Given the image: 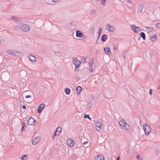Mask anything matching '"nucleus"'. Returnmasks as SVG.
<instances>
[{
    "label": "nucleus",
    "mask_w": 160,
    "mask_h": 160,
    "mask_svg": "<svg viewBox=\"0 0 160 160\" xmlns=\"http://www.w3.org/2000/svg\"><path fill=\"white\" fill-rule=\"evenodd\" d=\"M9 78L8 73L6 72H2L1 75V78L2 80L5 82L8 81Z\"/></svg>",
    "instance_id": "nucleus-1"
},
{
    "label": "nucleus",
    "mask_w": 160,
    "mask_h": 160,
    "mask_svg": "<svg viewBox=\"0 0 160 160\" xmlns=\"http://www.w3.org/2000/svg\"><path fill=\"white\" fill-rule=\"evenodd\" d=\"M143 129L145 132L146 135H148L151 131V129L149 126L146 124H143Z\"/></svg>",
    "instance_id": "nucleus-2"
},
{
    "label": "nucleus",
    "mask_w": 160,
    "mask_h": 160,
    "mask_svg": "<svg viewBox=\"0 0 160 160\" xmlns=\"http://www.w3.org/2000/svg\"><path fill=\"white\" fill-rule=\"evenodd\" d=\"M119 125L121 127H123L124 130H128L129 128V125L127 123L124 122L122 121H120L119 122Z\"/></svg>",
    "instance_id": "nucleus-3"
},
{
    "label": "nucleus",
    "mask_w": 160,
    "mask_h": 160,
    "mask_svg": "<svg viewBox=\"0 0 160 160\" xmlns=\"http://www.w3.org/2000/svg\"><path fill=\"white\" fill-rule=\"evenodd\" d=\"M11 18L13 22H16L18 24H23L22 21L18 17L12 16Z\"/></svg>",
    "instance_id": "nucleus-4"
},
{
    "label": "nucleus",
    "mask_w": 160,
    "mask_h": 160,
    "mask_svg": "<svg viewBox=\"0 0 160 160\" xmlns=\"http://www.w3.org/2000/svg\"><path fill=\"white\" fill-rule=\"evenodd\" d=\"M131 28L133 31L137 33H139V32L142 31L139 27L136 26L135 25H132Z\"/></svg>",
    "instance_id": "nucleus-5"
},
{
    "label": "nucleus",
    "mask_w": 160,
    "mask_h": 160,
    "mask_svg": "<svg viewBox=\"0 0 160 160\" xmlns=\"http://www.w3.org/2000/svg\"><path fill=\"white\" fill-rule=\"evenodd\" d=\"M73 59L74 60V61L73 62V63L75 65V69H77V68L79 67V66L81 62L78 61V60L77 58H73Z\"/></svg>",
    "instance_id": "nucleus-6"
},
{
    "label": "nucleus",
    "mask_w": 160,
    "mask_h": 160,
    "mask_svg": "<svg viewBox=\"0 0 160 160\" xmlns=\"http://www.w3.org/2000/svg\"><path fill=\"white\" fill-rule=\"evenodd\" d=\"M30 29V27L28 24L23 25L22 24V30L24 32L28 31Z\"/></svg>",
    "instance_id": "nucleus-7"
},
{
    "label": "nucleus",
    "mask_w": 160,
    "mask_h": 160,
    "mask_svg": "<svg viewBox=\"0 0 160 160\" xmlns=\"http://www.w3.org/2000/svg\"><path fill=\"white\" fill-rule=\"evenodd\" d=\"M35 121L36 120L34 119V118L31 117L28 120V123L30 125H32Z\"/></svg>",
    "instance_id": "nucleus-8"
},
{
    "label": "nucleus",
    "mask_w": 160,
    "mask_h": 160,
    "mask_svg": "<svg viewBox=\"0 0 160 160\" xmlns=\"http://www.w3.org/2000/svg\"><path fill=\"white\" fill-rule=\"evenodd\" d=\"M44 104L43 103L41 104L38 108V113H41L43 110V109L44 107Z\"/></svg>",
    "instance_id": "nucleus-9"
},
{
    "label": "nucleus",
    "mask_w": 160,
    "mask_h": 160,
    "mask_svg": "<svg viewBox=\"0 0 160 160\" xmlns=\"http://www.w3.org/2000/svg\"><path fill=\"white\" fill-rule=\"evenodd\" d=\"M83 36L82 32L79 30L76 31V36L78 38H82Z\"/></svg>",
    "instance_id": "nucleus-10"
},
{
    "label": "nucleus",
    "mask_w": 160,
    "mask_h": 160,
    "mask_svg": "<svg viewBox=\"0 0 160 160\" xmlns=\"http://www.w3.org/2000/svg\"><path fill=\"white\" fill-rule=\"evenodd\" d=\"M40 140L39 137H36L35 138H34L32 141V143L33 145H35Z\"/></svg>",
    "instance_id": "nucleus-11"
},
{
    "label": "nucleus",
    "mask_w": 160,
    "mask_h": 160,
    "mask_svg": "<svg viewBox=\"0 0 160 160\" xmlns=\"http://www.w3.org/2000/svg\"><path fill=\"white\" fill-rule=\"evenodd\" d=\"M96 129L98 131H99L101 129V124L100 122H97L96 123Z\"/></svg>",
    "instance_id": "nucleus-12"
},
{
    "label": "nucleus",
    "mask_w": 160,
    "mask_h": 160,
    "mask_svg": "<svg viewBox=\"0 0 160 160\" xmlns=\"http://www.w3.org/2000/svg\"><path fill=\"white\" fill-rule=\"evenodd\" d=\"M67 144L69 146L72 147L74 145V142L72 139H69L67 141Z\"/></svg>",
    "instance_id": "nucleus-13"
},
{
    "label": "nucleus",
    "mask_w": 160,
    "mask_h": 160,
    "mask_svg": "<svg viewBox=\"0 0 160 160\" xmlns=\"http://www.w3.org/2000/svg\"><path fill=\"white\" fill-rule=\"evenodd\" d=\"M108 31L111 32H113L114 30V28L113 26L110 25L109 24H108Z\"/></svg>",
    "instance_id": "nucleus-14"
},
{
    "label": "nucleus",
    "mask_w": 160,
    "mask_h": 160,
    "mask_svg": "<svg viewBox=\"0 0 160 160\" xmlns=\"http://www.w3.org/2000/svg\"><path fill=\"white\" fill-rule=\"evenodd\" d=\"M95 160H104V157L102 155H98L95 158Z\"/></svg>",
    "instance_id": "nucleus-15"
},
{
    "label": "nucleus",
    "mask_w": 160,
    "mask_h": 160,
    "mask_svg": "<svg viewBox=\"0 0 160 160\" xmlns=\"http://www.w3.org/2000/svg\"><path fill=\"white\" fill-rule=\"evenodd\" d=\"M104 50L106 53L108 54H111V52L110 50V49L109 47H105L104 48Z\"/></svg>",
    "instance_id": "nucleus-16"
},
{
    "label": "nucleus",
    "mask_w": 160,
    "mask_h": 160,
    "mask_svg": "<svg viewBox=\"0 0 160 160\" xmlns=\"http://www.w3.org/2000/svg\"><path fill=\"white\" fill-rule=\"evenodd\" d=\"M107 39V37L106 34H103L102 35L101 38V40L102 42H104L106 41Z\"/></svg>",
    "instance_id": "nucleus-17"
},
{
    "label": "nucleus",
    "mask_w": 160,
    "mask_h": 160,
    "mask_svg": "<svg viewBox=\"0 0 160 160\" xmlns=\"http://www.w3.org/2000/svg\"><path fill=\"white\" fill-rule=\"evenodd\" d=\"M14 51L13 50H8L7 51V52L8 54L14 56L15 55V52H14Z\"/></svg>",
    "instance_id": "nucleus-18"
},
{
    "label": "nucleus",
    "mask_w": 160,
    "mask_h": 160,
    "mask_svg": "<svg viewBox=\"0 0 160 160\" xmlns=\"http://www.w3.org/2000/svg\"><path fill=\"white\" fill-rule=\"evenodd\" d=\"M29 57L30 60L32 62L36 61V58L35 57L32 55H29Z\"/></svg>",
    "instance_id": "nucleus-19"
},
{
    "label": "nucleus",
    "mask_w": 160,
    "mask_h": 160,
    "mask_svg": "<svg viewBox=\"0 0 160 160\" xmlns=\"http://www.w3.org/2000/svg\"><path fill=\"white\" fill-rule=\"evenodd\" d=\"M82 90V88L81 86H78L76 88V90L78 94H79Z\"/></svg>",
    "instance_id": "nucleus-20"
},
{
    "label": "nucleus",
    "mask_w": 160,
    "mask_h": 160,
    "mask_svg": "<svg viewBox=\"0 0 160 160\" xmlns=\"http://www.w3.org/2000/svg\"><path fill=\"white\" fill-rule=\"evenodd\" d=\"M22 24H20L19 25H17L14 27V29L16 30H18L20 29H22Z\"/></svg>",
    "instance_id": "nucleus-21"
},
{
    "label": "nucleus",
    "mask_w": 160,
    "mask_h": 160,
    "mask_svg": "<svg viewBox=\"0 0 160 160\" xmlns=\"http://www.w3.org/2000/svg\"><path fill=\"white\" fill-rule=\"evenodd\" d=\"M61 131L62 129L61 127H59L57 128L56 131L57 132H58L57 133V134L58 135H59L61 132Z\"/></svg>",
    "instance_id": "nucleus-22"
},
{
    "label": "nucleus",
    "mask_w": 160,
    "mask_h": 160,
    "mask_svg": "<svg viewBox=\"0 0 160 160\" xmlns=\"http://www.w3.org/2000/svg\"><path fill=\"white\" fill-rule=\"evenodd\" d=\"M144 7V5L143 4H141L138 8V10L140 11V12H141Z\"/></svg>",
    "instance_id": "nucleus-23"
},
{
    "label": "nucleus",
    "mask_w": 160,
    "mask_h": 160,
    "mask_svg": "<svg viewBox=\"0 0 160 160\" xmlns=\"http://www.w3.org/2000/svg\"><path fill=\"white\" fill-rule=\"evenodd\" d=\"M93 64V61L92 59H91L89 62V66L90 67H92Z\"/></svg>",
    "instance_id": "nucleus-24"
},
{
    "label": "nucleus",
    "mask_w": 160,
    "mask_h": 160,
    "mask_svg": "<svg viewBox=\"0 0 160 160\" xmlns=\"http://www.w3.org/2000/svg\"><path fill=\"white\" fill-rule=\"evenodd\" d=\"M141 36L143 40H145L146 39V36L144 32H142L140 33Z\"/></svg>",
    "instance_id": "nucleus-25"
},
{
    "label": "nucleus",
    "mask_w": 160,
    "mask_h": 160,
    "mask_svg": "<svg viewBox=\"0 0 160 160\" xmlns=\"http://www.w3.org/2000/svg\"><path fill=\"white\" fill-rule=\"evenodd\" d=\"M61 53L59 52H55L54 53L55 56L57 57H60L61 56Z\"/></svg>",
    "instance_id": "nucleus-26"
},
{
    "label": "nucleus",
    "mask_w": 160,
    "mask_h": 160,
    "mask_svg": "<svg viewBox=\"0 0 160 160\" xmlns=\"http://www.w3.org/2000/svg\"><path fill=\"white\" fill-rule=\"evenodd\" d=\"M156 36L155 35H152L151 38L150 39L152 41H154L156 40Z\"/></svg>",
    "instance_id": "nucleus-27"
},
{
    "label": "nucleus",
    "mask_w": 160,
    "mask_h": 160,
    "mask_svg": "<svg viewBox=\"0 0 160 160\" xmlns=\"http://www.w3.org/2000/svg\"><path fill=\"white\" fill-rule=\"evenodd\" d=\"M70 90L68 88H66L65 89V92L67 94H69L70 93Z\"/></svg>",
    "instance_id": "nucleus-28"
},
{
    "label": "nucleus",
    "mask_w": 160,
    "mask_h": 160,
    "mask_svg": "<svg viewBox=\"0 0 160 160\" xmlns=\"http://www.w3.org/2000/svg\"><path fill=\"white\" fill-rule=\"evenodd\" d=\"M15 55L14 56H18L21 55L22 53L19 51H15Z\"/></svg>",
    "instance_id": "nucleus-29"
},
{
    "label": "nucleus",
    "mask_w": 160,
    "mask_h": 160,
    "mask_svg": "<svg viewBox=\"0 0 160 160\" xmlns=\"http://www.w3.org/2000/svg\"><path fill=\"white\" fill-rule=\"evenodd\" d=\"M96 11L94 9L91 10L89 12V14L90 16H92L95 13Z\"/></svg>",
    "instance_id": "nucleus-30"
},
{
    "label": "nucleus",
    "mask_w": 160,
    "mask_h": 160,
    "mask_svg": "<svg viewBox=\"0 0 160 160\" xmlns=\"http://www.w3.org/2000/svg\"><path fill=\"white\" fill-rule=\"evenodd\" d=\"M26 124L24 122H23L22 123V128L21 129V131H23L24 128Z\"/></svg>",
    "instance_id": "nucleus-31"
},
{
    "label": "nucleus",
    "mask_w": 160,
    "mask_h": 160,
    "mask_svg": "<svg viewBox=\"0 0 160 160\" xmlns=\"http://www.w3.org/2000/svg\"><path fill=\"white\" fill-rule=\"evenodd\" d=\"M84 118H88L90 120H91V119L90 118L89 116V115H86L85 114L84 116Z\"/></svg>",
    "instance_id": "nucleus-32"
},
{
    "label": "nucleus",
    "mask_w": 160,
    "mask_h": 160,
    "mask_svg": "<svg viewBox=\"0 0 160 160\" xmlns=\"http://www.w3.org/2000/svg\"><path fill=\"white\" fill-rule=\"evenodd\" d=\"M27 155L26 154H25L24 155L23 157H22L21 158L23 160H27Z\"/></svg>",
    "instance_id": "nucleus-33"
},
{
    "label": "nucleus",
    "mask_w": 160,
    "mask_h": 160,
    "mask_svg": "<svg viewBox=\"0 0 160 160\" xmlns=\"http://www.w3.org/2000/svg\"><path fill=\"white\" fill-rule=\"evenodd\" d=\"M49 2L50 3H54L57 2V0H48Z\"/></svg>",
    "instance_id": "nucleus-34"
},
{
    "label": "nucleus",
    "mask_w": 160,
    "mask_h": 160,
    "mask_svg": "<svg viewBox=\"0 0 160 160\" xmlns=\"http://www.w3.org/2000/svg\"><path fill=\"white\" fill-rule=\"evenodd\" d=\"M56 133H57V132H55V133H54V134H53V135L52 136V139H53V140H54V138L55 136H57V134H56Z\"/></svg>",
    "instance_id": "nucleus-35"
},
{
    "label": "nucleus",
    "mask_w": 160,
    "mask_h": 160,
    "mask_svg": "<svg viewBox=\"0 0 160 160\" xmlns=\"http://www.w3.org/2000/svg\"><path fill=\"white\" fill-rule=\"evenodd\" d=\"M132 2V1H130L129 0L127 1H126L127 4L128 5H129L130 4H131V3Z\"/></svg>",
    "instance_id": "nucleus-36"
},
{
    "label": "nucleus",
    "mask_w": 160,
    "mask_h": 160,
    "mask_svg": "<svg viewBox=\"0 0 160 160\" xmlns=\"http://www.w3.org/2000/svg\"><path fill=\"white\" fill-rule=\"evenodd\" d=\"M145 28L146 30H148V29H150L151 30H152L153 28L152 27L151 28V27H145Z\"/></svg>",
    "instance_id": "nucleus-37"
},
{
    "label": "nucleus",
    "mask_w": 160,
    "mask_h": 160,
    "mask_svg": "<svg viewBox=\"0 0 160 160\" xmlns=\"http://www.w3.org/2000/svg\"><path fill=\"white\" fill-rule=\"evenodd\" d=\"M156 27L158 28H160V23H157L156 25Z\"/></svg>",
    "instance_id": "nucleus-38"
},
{
    "label": "nucleus",
    "mask_w": 160,
    "mask_h": 160,
    "mask_svg": "<svg viewBox=\"0 0 160 160\" xmlns=\"http://www.w3.org/2000/svg\"><path fill=\"white\" fill-rule=\"evenodd\" d=\"M98 29L99 30V32H101L102 31V28L101 27H99L98 28Z\"/></svg>",
    "instance_id": "nucleus-39"
},
{
    "label": "nucleus",
    "mask_w": 160,
    "mask_h": 160,
    "mask_svg": "<svg viewBox=\"0 0 160 160\" xmlns=\"http://www.w3.org/2000/svg\"><path fill=\"white\" fill-rule=\"evenodd\" d=\"M32 96L31 95H27L25 96L26 98H31Z\"/></svg>",
    "instance_id": "nucleus-40"
},
{
    "label": "nucleus",
    "mask_w": 160,
    "mask_h": 160,
    "mask_svg": "<svg viewBox=\"0 0 160 160\" xmlns=\"http://www.w3.org/2000/svg\"><path fill=\"white\" fill-rule=\"evenodd\" d=\"M92 103H89L87 105V107H88V108H90L92 106Z\"/></svg>",
    "instance_id": "nucleus-41"
},
{
    "label": "nucleus",
    "mask_w": 160,
    "mask_h": 160,
    "mask_svg": "<svg viewBox=\"0 0 160 160\" xmlns=\"http://www.w3.org/2000/svg\"><path fill=\"white\" fill-rule=\"evenodd\" d=\"M22 108L23 109H25L26 108V107L25 105H23L22 106Z\"/></svg>",
    "instance_id": "nucleus-42"
},
{
    "label": "nucleus",
    "mask_w": 160,
    "mask_h": 160,
    "mask_svg": "<svg viewBox=\"0 0 160 160\" xmlns=\"http://www.w3.org/2000/svg\"><path fill=\"white\" fill-rule=\"evenodd\" d=\"M82 61L84 62L86 60V59L85 58H83L82 59Z\"/></svg>",
    "instance_id": "nucleus-43"
},
{
    "label": "nucleus",
    "mask_w": 160,
    "mask_h": 160,
    "mask_svg": "<svg viewBox=\"0 0 160 160\" xmlns=\"http://www.w3.org/2000/svg\"><path fill=\"white\" fill-rule=\"evenodd\" d=\"M140 155H137V159L138 160V159H139L140 158Z\"/></svg>",
    "instance_id": "nucleus-44"
},
{
    "label": "nucleus",
    "mask_w": 160,
    "mask_h": 160,
    "mask_svg": "<svg viewBox=\"0 0 160 160\" xmlns=\"http://www.w3.org/2000/svg\"><path fill=\"white\" fill-rule=\"evenodd\" d=\"M122 58L124 59H126V57L124 55H122Z\"/></svg>",
    "instance_id": "nucleus-45"
},
{
    "label": "nucleus",
    "mask_w": 160,
    "mask_h": 160,
    "mask_svg": "<svg viewBox=\"0 0 160 160\" xmlns=\"http://www.w3.org/2000/svg\"><path fill=\"white\" fill-rule=\"evenodd\" d=\"M149 94L150 95H151L152 94V90L151 89L150 90Z\"/></svg>",
    "instance_id": "nucleus-46"
},
{
    "label": "nucleus",
    "mask_w": 160,
    "mask_h": 160,
    "mask_svg": "<svg viewBox=\"0 0 160 160\" xmlns=\"http://www.w3.org/2000/svg\"><path fill=\"white\" fill-rule=\"evenodd\" d=\"M120 157L119 156L117 158L116 160H120Z\"/></svg>",
    "instance_id": "nucleus-47"
},
{
    "label": "nucleus",
    "mask_w": 160,
    "mask_h": 160,
    "mask_svg": "<svg viewBox=\"0 0 160 160\" xmlns=\"http://www.w3.org/2000/svg\"><path fill=\"white\" fill-rule=\"evenodd\" d=\"M88 143V141H87V142H84L83 143V144H87Z\"/></svg>",
    "instance_id": "nucleus-48"
},
{
    "label": "nucleus",
    "mask_w": 160,
    "mask_h": 160,
    "mask_svg": "<svg viewBox=\"0 0 160 160\" xmlns=\"http://www.w3.org/2000/svg\"><path fill=\"white\" fill-rule=\"evenodd\" d=\"M93 71V69L92 68H91L90 69V72H92Z\"/></svg>",
    "instance_id": "nucleus-49"
},
{
    "label": "nucleus",
    "mask_w": 160,
    "mask_h": 160,
    "mask_svg": "<svg viewBox=\"0 0 160 160\" xmlns=\"http://www.w3.org/2000/svg\"><path fill=\"white\" fill-rule=\"evenodd\" d=\"M101 32H99L98 36H100L101 35Z\"/></svg>",
    "instance_id": "nucleus-50"
},
{
    "label": "nucleus",
    "mask_w": 160,
    "mask_h": 160,
    "mask_svg": "<svg viewBox=\"0 0 160 160\" xmlns=\"http://www.w3.org/2000/svg\"><path fill=\"white\" fill-rule=\"evenodd\" d=\"M157 88L158 89H160V87H158Z\"/></svg>",
    "instance_id": "nucleus-51"
},
{
    "label": "nucleus",
    "mask_w": 160,
    "mask_h": 160,
    "mask_svg": "<svg viewBox=\"0 0 160 160\" xmlns=\"http://www.w3.org/2000/svg\"><path fill=\"white\" fill-rule=\"evenodd\" d=\"M99 36H98V39H99Z\"/></svg>",
    "instance_id": "nucleus-52"
},
{
    "label": "nucleus",
    "mask_w": 160,
    "mask_h": 160,
    "mask_svg": "<svg viewBox=\"0 0 160 160\" xmlns=\"http://www.w3.org/2000/svg\"><path fill=\"white\" fill-rule=\"evenodd\" d=\"M98 39H98H98H97L96 40V41H98Z\"/></svg>",
    "instance_id": "nucleus-53"
},
{
    "label": "nucleus",
    "mask_w": 160,
    "mask_h": 160,
    "mask_svg": "<svg viewBox=\"0 0 160 160\" xmlns=\"http://www.w3.org/2000/svg\"><path fill=\"white\" fill-rule=\"evenodd\" d=\"M1 114L0 113V116H1Z\"/></svg>",
    "instance_id": "nucleus-54"
}]
</instances>
